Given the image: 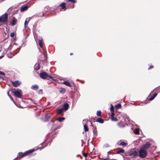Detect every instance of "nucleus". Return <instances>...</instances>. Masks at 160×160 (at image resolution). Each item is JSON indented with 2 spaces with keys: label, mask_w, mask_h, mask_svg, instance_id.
Wrapping results in <instances>:
<instances>
[{
  "label": "nucleus",
  "mask_w": 160,
  "mask_h": 160,
  "mask_svg": "<svg viewBox=\"0 0 160 160\" xmlns=\"http://www.w3.org/2000/svg\"><path fill=\"white\" fill-rule=\"evenodd\" d=\"M15 33L14 32H12L10 34V36L11 37H13L15 36Z\"/></svg>",
  "instance_id": "f704fd0d"
},
{
  "label": "nucleus",
  "mask_w": 160,
  "mask_h": 160,
  "mask_svg": "<svg viewBox=\"0 0 160 160\" xmlns=\"http://www.w3.org/2000/svg\"><path fill=\"white\" fill-rule=\"evenodd\" d=\"M157 93H154L153 94V96H152V97L154 98H155L157 96Z\"/></svg>",
  "instance_id": "ea45409f"
},
{
  "label": "nucleus",
  "mask_w": 160,
  "mask_h": 160,
  "mask_svg": "<svg viewBox=\"0 0 160 160\" xmlns=\"http://www.w3.org/2000/svg\"><path fill=\"white\" fill-rule=\"evenodd\" d=\"M51 121L52 122H53V121H52V120Z\"/></svg>",
  "instance_id": "864d4df0"
},
{
  "label": "nucleus",
  "mask_w": 160,
  "mask_h": 160,
  "mask_svg": "<svg viewBox=\"0 0 160 160\" xmlns=\"http://www.w3.org/2000/svg\"><path fill=\"white\" fill-rule=\"evenodd\" d=\"M63 109L61 108L59 109H58L57 110V114H60L62 113L63 112Z\"/></svg>",
  "instance_id": "6ab92c4d"
},
{
  "label": "nucleus",
  "mask_w": 160,
  "mask_h": 160,
  "mask_svg": "<svg viewBox=\"0 0 160 160\" xmlns=\"http://www.w3.org/2000/svg\"><path fill=\"white\" fill-rule=\"evenodd\" d=\"M4 57V56H0V59L2 58L3 57Z\"/></svg>",
  "instance_id": "49530a36"
},
{
  "label": "nucleus",
  "mask_w": 160,
  "mask_h": 160,
  "mask_svg": "<svg viewBox=\"0 0 160 160\" xmlns=\"http://www.w3.org/2000/svg\"><path fill=\"white\" fill-rule=\"evenodd\" d=\"M35 151L34 149L29 150L26 152L23 153L22 152H19L18 154V157L19 158H22L28 155V154L31 153Z\"/></svg>",
  "instance_id": "f257e3e1"
},
{
  "label": "nucleus",
  "mask_w": 160,
  "mask_h": 160,
  "mask_svg": "<svg viewBox=\"0 0 160 160\" xmlns=\"http://www.w3.org/2000/svg\"><path fill=\"white\" fill-rule=\"evenodd\" d=\"M12 83L13 86L15 87L19 86L21 84V82L18 81L12 82Z\"/></svg>",
  "instance_id": "1a4fd4ad"
},
{
  "label": "nucleus",
  "mask_w": 160,
  "mask_h": 160,
  "mask_svg": "<svg viewBox=\"0 0 160 160\" xmlns=\"http://www.w3.org/2000/svg\"><path fill=\"white\" fill-rule=\"evenodd\" d=\"M9 97L10 98V99L12 101H13L14 102L13 99L11 97V95H10V96H9Z\"/></svg>",
  "instance_id": "79ce46f5"
},
{
  "label": "nucleus",
  "mask_w": 160,
  "mask_h": 160,
  "mask_svg": "<svg viewBox=\"0 0 160 160\" xmlns=\"http://www.w3.org/2000/svg\"><path fill=\"white\" fill-rule=\"evenodd\" d=\"M138 153L140 157L144 158L146 156L147 153L145 150L143 149L140 148Z\"/></svg>",
  "instance_id": "7ed1b4c3"
},
{
  "label": "nucleus",
  "mask_w": 160,
  "mask_h": 160,
  "mask_svg": "<svg viewBox=\"0 0 160 160\" xmlns=\"http://www.w3.org/2000/svg\"><path fill=\"white\" fill-rule=\"evenodd\" d=\"M73 53H72V52H71V53H70V55H73Z\"/></svg>",
  "instance_id": "09e8293b"
},
{
  "label": "nucleus",
  "mask_w": 160,
  "mask_h": 160,
  "mask_svg": "<svg viewBox=\"0 0 160 160\" xmlns=\"http://www.w3.org/2000/svg\"><path fill=\"white\" fill-rule=\"evenodd\" d=\"M0 75L4 76L5 75V74L4 72L0 71Z\"/></svg>",
  "instance_id": "58836bf2"
},
{
  "label": "nucleus",
  "mask_w": 160,
  "mask_h": 160,
  "mask_svg": "<svg viewBox=\"0 0 160 160\" xmlns=\"http://www.w3.org/2000/svg\"><path fill=\"white\" fill-rule=\"evenodd\" d=\"M11 10V9L10 8L8 9V11Z\"/></svg>",
  "instance_id": "3c124183"
},
{
  "label": "nucleus",
  "mask_w": 160,
  "mask_h": 160,
  "mask_svg": "<svg viewBox=\"0 0 160 160\" xmlns=\"http://www.w3.org/2000/svg\"><path fill=\"white\" fill-rule=\"evenodd\" d=\"M0 78H1V77H0Z\"/></svg>",
  "instance_id": "603ef678"
},
{
  "label": "nucleus",
  "mask_w": 160,
  "mask_h": 160,
  "mask_svg": "<svg viewBox=\"0 0 160 160\" xmlns=\"http://www.w3.org/2000/svg\"><path fill=\"white\" fill-rule=\"evenodd\" d=\"M154 68V66L153 65H151L150 66V67L148 68V70H149Z\"/></svg>",
  "instance_id": "c9c22d12"
},
{
  "label": "nucleus",
  "mask_w": 160,
  "mask_h": 160,
  "mask_svg": "<svg viewBox=\"0 0 160 160\" xmlns=\"http://www.w3.org/2000/svg\"><path fill=\"white\" fill-rule=\"evenodd\" d=\"M115 114L114 113V112H111V117H114Z\"/></svg>",
  "instance_id": "4c0bfd02"
},
{
  "label": "nucleus",
  "mask_w": 160,
  "mask_h": 160,
  "mask_svg": "<svg viewBox=\"0 0 160 160\" xmlns=\"http://www.w3.org/2000/svg\"><path fill=\"white\" fill-rule=\"evenodd\" d=\"M50 118V116L49 114H46L45 119L46 121H48Z\"/></svg>",
  "instance_id": "5701e85b"
},
{
  "label": "nucleus",
  "mask_w": 160,
  "mask_h": 160,
  "mask_svg": "<svg viewBox=\"0 0 160 160\" xmlns=\"http://www.w3.org/2000/svg\"><path fill=\"white\" fill-rule=\"evenodd\" d=\"M93 133L94 135V136L95 135V136H96L97 135V131L96 130H95V128L93 130Z\"/></svg>",
  "instance_id": "2f4dec72"
},
{
  "label": "nucleus",
  "mask_w": 160,
  "mask_h": 160,
  "mask_svg": "<svg viewBox=\"0 0 160 160\" xmlns=\"http://www.w3.org/2000/svg\"><path fill=\"white\" fill-rule=\"evenodd\" d=\"M89 160H90V159Z\"/></svg>",
  "instance_id": "4d7b16f0"
},
{
  "label": "nucleus",
  "mask_w": 160,
  "mask_h": 160,
  "mask_svg": "<svg viewBox=\"0 0 160 160\" xmlns=\"http://www.w3.org/2000/svg\"><path fill=\"white\" fill-rule=\"evenodd\" d=\"M69 105L68 103H65L63 105V108L65 111L67 110L69 108Z\"/></svg>",
  "instance_id": "4468645a"
},
{
  "label": "nucleus",
  "mask_w": 160,
  "mask_h": 160,
  "mask_svg": "<svg viewBox=\"0 0 160 160\" xmlns=\"http://www.w3.org/2000/svg\"><path fill=\"white\" fill-rule=\"evenodd\" d=\"M48 77H49L51 79H53V77H52V76H49L48 75Z\"/></svg>",
  "instance_id": "37998d69"
},
{
  "label": "nucleus",
  "mask_w": 160,
  "mask_h": 160,
  "mask_svg": "<svg viewBox=\"0 0 160 160\" xmlns=\"http://www.w3.org/2000/svg\"><path fill=\"white\" fill-rule=\"evenodd\" d=\"M40 64H38L37 66H35V69L36 70H38L40 69Z\"/></svg>",
  "instance_id": "c85d7f7f"
},
{
  "label": "nucleus",
  "mask_w": 160,
  "mask_h": 160,
  "mask_svg": "<svg viewBox=\"0 0 160 160\" xmlns=\"http://www.w3.org/2000/svg\"><path fill=\"white\" fill-rule=\"evenodd\" d=\"M66 1L67 2H70L72 3L71 5H70L69 6L68 5V8H73L74 7V5L73 4V3L76 2V1L75 0H66Z\"/></svg>",
  "instance_id": "9d476101"
},
{
  "label": "nucleus",
  "mask_w": 160,
  "mask_h": 160,
  "mask_svg": "<svg viewBox=\"0 0 160 160\" xmlns=\"http://www.w3.org/2000/svg\"><path fill=\"white\" fill-rule=\"evenodd\" d=\"M30 19L29 20L27 21V20H26L24 22V26L25 27H26V26H27L28 23V22L29 21Z\"/></svg>",
  "instance_id": "473e14b6"
},
{
  "label": "nucleus",
  "mask_w": 160,
  "mask_h": 160,
  "mask_svg": "<svg viewBox=\"0 0 160 160\" xmlns=\"http://www.w3.org/2000/svg\"><path fill=\"white\" fill-rule=\"evenodd\" d=\"M17 22V20L15 18H12V20L11 22H10V24L12 26H14L16 24Z\"/></svg>",
  "instance_id": "9b49d317"
},
{
  "label": "nucleus",
  "mask_w": 160,
  "mask_h": 160,
  "mask_svg": "<svg viewBox=\"0 0 160 160\" xmlns=\"http://www.w3.org/2000/svg\"><path fill=\"white\" fill-rule=\"evenodd\" d=\"M5 34H6V32H5Z\"/></svg>",
  "instance_id": "5fc2aeb1"
},
{
  "label": "nucleus",
  "mask_w": 160,
  "mask_h": 160,
  "mask_svg": "<svg viewBox=\"0 0 160 160\" xmlns=\"http://www.w3.org/2000/svg\"><path fill=\"white\" fill-rule=\"evenodd\" d=\"M96 121L99 123H102L104 122V120L101 118H98L96 119Z\"/></svg>",
  "instance_id": "dca6fc26"
},
{
  "label": "nucleus",
  "mask_w": 160,
  "mask_h": 160,
  "mask_svg": "<svg viewBox=\"0 0 160 160\" xmlns=\"http://www.w3.org/2000/svg\"><path fill=\"white\" fill-rule=\"evenodd\" d=\"M118 149L119 150L117 152L116 154H118L120 153H123L124 152V150L123 149H121L120 148H119Z\"/></svg>",
  "instance_id": "f3484780"
},
{
  "label": "nucleus",
  "mask_w": 160,
  "mask_h": 160,
  "mask_svg": "<svg viewBox=\"0 0 160 160\" xmlns=\"http://www.w3.org/2000/svg\"><path fill=\"white\" fill-rule=\"evenodd\" d=\"M7 94H8V96H10V95H9V91H8V92Z\"/></svg>",
  "instance_id": "de8ad7c7"
},
{
  "label": "nucleus",
  "mask_w": 160,
  "mask_h": 160,
  "mask_svg": "<svg viewBox=\"0 0 160 160\" xmlns=\"http://www.w3.org/2000/svg\"><path fill=\"white\" fill-rule=\"evenodd\" d=\"M39 92L41 93H42V89H40L39 90Z\"/></svg>",
  "instance_id": "c03bdc74"
},
{
  "label": "nucleus",
  "mask_w": 160,
  "mask_h": 160,
  "mask_svg": "<svg viewBox=\"0 0 160 160\" xmlns=\"http://www.w3.org/2000/svg\"><path fill=\"white\" fill-rule=\"evenodd\" d=\"M151 146V144L149 142H147L145 144L142 145L141 147L142 149L146 150Z\"/></svg>",
  "instance_id": "39448f33"
},
{
  "label": "nucleus",
  "mask_w": 160,
  "mask_h": 160,
  "mask_svg": "<svg viewBox=\"0 0 160 160\" xmlns=\"http://www.w3.org/2000/svg\"><path fill=\"white\" fill-rule=\"evenodd\" d=\"M134 132L135 134H139V130L137 128H135L134 130Z\"/></svg>",
  "instance_id": "cd10ccee"
},
{
  "label": "nucleus",
  "mask_w": 160,
  "mask_h": 160,
  "mask_svg": "<svg viewBox=\"0 0 160 160\" xmlns=\"http://www.w3.org/2000/svg\"><path fill=\"white\" fill-rule=\"evenodd\" d=\"M59 6L61 7V8L62 9H64V11L67 8V6H66V3L65 2H63L61 3L60 4Z\"/></svg>",
  "instance_id": "ddd939ff"
},
{
  "label": "nucleus",
  "mask_w": 160,
  "mask_h": 160,
  "mask_svg": "<svg viewBox=\"0 0 160 160\" xmlns=\"http://www.w3.org/2000/svg\"><path fill=\"white\" fill-rule=\"evenodd\" d=\"M48 75L45 72H43L40 73V77L42 79H45L48 77Z\"/></svg>",
  "instance_id": "6e6552de"
},
{
  "label": "nucleus",
  "mask_w": 160,
  "mask_h": 160,
  "mask_svg": "<svg viewBox=\"0 0 160 160\" xmlns=\"http://www.w3.org/2000/svg\"><path fill=\"white\" fill-rule=\"evenodd\" d=\"M83 121H85V122H87L88 121V120L87 119H84Z\"/></svg>",
  "instance_id": "a18cd8bd"
},
{
  "label": "nucleus",
  "mask_w": 160,
  "mask_h": 160,
  "mask_svg": "<svg viewBox=\"0 0 160 160\" xmlns=\"http://www.w3.org/2000/svg\"><path fill=\"white\" fill-rule=\"evenodd\" d=\"M82 154L83 155V156L86 158H86L87 157V156H88V153H84V152H83L82 153Z\"/></svg>",
  "instance_id": "72a5a7b5"
},
{
  "label": "nucleus",
  "mask_w": 160,
  "mask_h": 160,
  "mask_svg": "<svg viewBox=\"0 0 160 160\" xmlns=\"http://www.w3.org/2000/svg\"><path fill=\"white\" fill-rule=\"evenodd\" d=\"M39 86L38 85L36 84L33 86H32L31 88L34 90H37Z\"/></svg>",
  "instance_id": "aec40b11"
},
{
  "label": "nucleus",
  "mask_w": 160,
  "mask_h": 160,
  "mask_svg": "<svg viewBox=\"0 0 160 160\" xmlns=\"http://www.w3.org/2000/svg\"><path fill=\"white\" fill-rule=\"evenodd\" d=\"M8 14L5 13L0 16V22H8Z\"/></svg>",
  "instance_id": "f03ea898"
},
{
  "label": "nucleus",
  "mask_w": 160,
  "mask_h": 160,
  "mask_svg": "<svg viewBox=\"0 0 160 160\" xmlns=\"http://www.w3.org/2000/svg\"><path fill=\"white\" fill-rule=\"evenodd\" d=\"M42 55L43 56V58L42 59H41V61H45L47 59V57L45 54L42 53Z\"/></svg>",
  "instance_id": "412c9836"
},
{
  "label": "nucleus",
  "mask_w": 160,
  "mask_h": 160,
  "mask_svg": "<svg viewBox=\"0 0 160 160\" xmlns=\"http://www.w3.org/2000/svg\"><path fill=\"white\" fill-rule=\"evenodd\" d=\"M84 130L85 132L88 131V128L86 124L84 125Z\"/></svg>",
  "instance_id": "393cba45"
},
{
  "label": "nucleus",
  "mask_w": 160,
  "mask_h": 160,
  "mask_svg": "<svg viewBox=\"0 0 160 160\" xmlns=\"http://www.w3.org/2000/svg\"><path fill=\"white\" fill-rule=\"evenodd\" d=\"M39 45L41 48H42L43 46L42 39V38H39Z\"/></svg>",
  "instance_id": "2eb2a0df"
},
{
  "label": "nucleus",
  "mask_w": 160,
  "mask_h": 160,
  "mask_svg": "<svg viewBox=\"0 0 160 160\" xmlns=\"http://www.w3.org/2000/svg\"><path fill=\"white\" fill-rule=\"evenodd\" d=\"M65 119V118L64 117H61L58 118L57 120L59 122H62V121Z\"/></svg>",
  "instance_id": "b1692460"
},
{
  "label": "nucleus",
  "mask_w": 160,
  "mask_h": 160,
  "mask_svg": "<svg viewBox=\"0 0 160 160\" xmlns=\"http://www.w3.org/2000/svg\"><path fill=\"white\" fill-rule=\"evenodd\" d=\"M62 83L69 87H71L72 86L70 82L67 81H64Z\"/></svg>",
  "instance_id": "a211bd4d"
},
{
  "label": "nucleus",
  "mask_w": 160,
  "mask_h": 160,
  "mask_svg": "<svg viewBox=\"0 0 160 160\" xmlns=\"http://www.w3.org/2000/svg\"><path fill=\"white\" fill-rule=\"evenodd\" d=\"M157 93H154L153 94V96H152V97L154 98H155L157 96Z\"/></svg>",
  "instance_id": "a19ab883"
},
{
  "label": "nucleus",
  "mask_w": 160,
  "mask_h": 160,
  "mask_svg": "<svg viewBox=\"0 0 160 160\" xmlns=\"http://www.w3.org/2000/svg\"><path fill=\"white\" fill-rule=\"evenodd\" d=\"M104 160H108L107 159H104Z\"/></svg>",
  "instance_id": "8fccbe9b"
},
{
  "label": "nucleus",
  "mask_w": 160,
  "mask_h": 160,
  "mask_svg": "<svg viewBox=\"0 0 160 160\" xmlns=\"http://www.w3.org/2000/svg\"><path fill=\"white\" fill-rule=\"evenodd\" d=\"M109 160H112V159H110Z\"/></svg>",
  "instance_id": "6e6d98bb"
},
{
  "label": "nucleus",
  "mask_w": 160,
  "mask_h": 160,
  "mask_svg": "<svg viewBox=\"0 0 160 160\" xmlns=\"http://www.w3.org/2000/svg\"><path fill=\"white\" fill-rule=\"evenodd\" d=\"M102 112L101 111L99 110L97 112V115L98 117H101Z\"/></svg>",
  "instance_id": "bb28decb"
},
{
  "label": "nucleus",
  "mask_w": 160,
  "mask_h": 160,
  "mask_svg": "<svg viewBox=\"0 0 160 160\" xmlns=\"http://www.w3.org/2000/svg\"><path fill=\"white\" fill-rule=\"evenodd\" d=\"M121 105L120 104H118L115 106V108L116 109H118L121 108Z\"/></svg>",
  "instance_id": "a878e982"
},
{
  "label": "nucleus",
  "mask_w": 160,
  "mask_h": 160,
  "mask_svg": "<svg viewBox=\"0 0 160 160\" xmlns=\"http://www.w3.org/2000/svg\"><path fill=\"white\" fill-rule=\"evenodd\" d=\"M111 119L112 121H116L118 120V119L115 117H111Z\"/></svg>",
  "instance_id": "c756f323"
},
{
  "label": "nucleus",
  "mask_w": 160,
  "mask_h": 160,
  "mask_svg": "<svg viewBox=\"0 0 160 160\" xmlns=\"http://www.w3.org/2000/svg\"><path fill=\"white\" fill-rule=\"evenodd\" d=\"M29 7L28 4H25L21 6L20 7L21 12H23L26 10Z\"/></svg>",
  "instance_id": "423d86ee"
},
{
  "label": "nucleus",
  "mask_w": 160,
  "mask_h": 160,
  "mask_svg": "<svg viewBox=\"0 0 160 160\" xmlns=\"http://www.w3.org/2000/svg\"><path fill=\"white\" fill-rule=\"evenodd\" d=\"M14 95L18 98H21L22 97V91L20 90H16L12 91Z\"/></svg>",
  "instance_id": "20e7f679"
},
{
  "label": "nucleus",
  "mask_w": 160,
  "mask_h": 160,
  "mask_svg": "<svg viewBox=\"0 0 160 160\" xmlns=\"http://www.w3.org/2000/svg\"><path fill=\"white\" fill-rule=\"evenodd\" d=\"M66 92L65 89L63 88H61L59 90V92L61 93H65Z\"/></svg>",
  "instance_id": "4be33fe9"
},
{
  "label": "nucleus",
  "mask_w": 160,
  "mask_h": 160,
  "mask_svg": "<svg viewBox=\"0 0 160 160\" xmlns=\"http://www.w3.org/2000/svg\"><path fill=\"white\" fill-rule=\"evenodd\" d=\"M129 154L131 156L134 157L138 155V152L134 149H131L130 151Z\"/></svg>",
  "instance_id": "0eeeda50"
},
{
  "label": "nucleus",
  "mask_w": 160,
  "mask_h": 160,
  "mask_svg": "<svg viewBox=\"0 0 160 160\" xmlns=\"http://www.w3.org/2000/svg\"><path fill=\"white\" fill-rule=\"evenodd\" d=\"M110 111L111 112H114V107L113 106L112 104L111 105Z\"/></svg>",
  "instance_id": "7c9ffc66"
},
{
  "label": "nucleus",
  "mask_w": 160,
  "mask_h": 160,
  "mask_svg": "<svg viewBox=\"0 0 160 160\" xmlns=\"http://www.w3.org/2000/svg\"><path fill=\"white\" fill-rule=\"evenodd\" d=\"M118 144V145L119 146H125L127 145L128 143H127L124 142L123 141H122V140H120L117 143Z\"/></svg>",
  "instance_id": "f8f14e48"
},
{
  "label": "nucleus",
  "mask_w": 160,
  "mask_h": 160,
  "mask_svg": "<svg viewBox=\"0 0 160 160\" xmlns=\"http://www.w3.org/2000/svg\"><path fill=\"white\" fill-rule=\"evenodd\" d=\"M154 98L152 96L149 98L148 100L149 101H151L153 100Z\"/></svg>",
  "instance_id": "e433bc0d"
}]
</instances>
